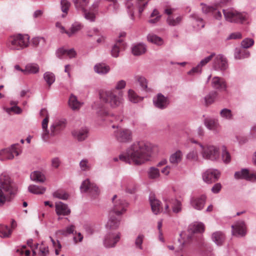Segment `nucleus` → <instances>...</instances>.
Listing matches in <instances>:
<instances>
[{"label":"nucleus","mask_w":256,"mask_h":256,"mask_svg":"<svg viewBox=\"0 0 256 256\" xmlns=\"http://www.w3.org/2000/svg\"><path fill=\"white\" fill-rule=\"evenodd\" d=\"M150 143L140 141L134 143L127 150L126 154H120L119 159L123 162L140 165L148 160L152 154Z\"/></svg>","instance_id":"nucleus-1"},{"label":"nucleus","mask_w":256,"mask_h":256,"mask_svg":"<svg viewBox=\"0 0 256 256\" xmlns=\"http://www.w3.org/2000/svg\"><path fill=\"white\" fill-rule=\"evenodd\" d=\"M16 192V188L11 181L9 176L2 175L0 176V206L6 202H10Z\"/></svg>","instance_id":"nucleus-2"},{"label":"nucleus","mask_w":256,"mask_h":256,"mask_svg":"<svg viewBox=\"0 0 256 256\" xmlns=\"http://www.w3.org/2000/svg\"><path fill=\"white\" fill-rule=\"evenodd\" d=\"M30 43L28 35L17 34L8 38L7 46L12 50H21L28 48Z\"/></svg>","instance_id":"nucleus-3"},{"label":"nucleus","mask_w":256,"mask_h":256,"mask_svg":"<svg viewBox=\"0 0 256 256\" xmlns=\"http://www.w3.org/2000/svg\"><path fill=\"white\" fill-rule=\"evenodd\" d=\"M122 91L112 90L102 92L100 97L102 101L109 104L112 107L116 108L122 103Z\"/></svg>","instance_id":"nucleus-4"},{"label":"nucleus","mask_w":256,"mask_h":256,"mask_svg":"<svg viewBox=\"0 0 256 256\" xmlns=\"http://www.w3.org/2000/svg\"><path fill=\"white\" fill-rule=\"evenodd\" d=\"M223 14L225 19L230 22L242 23L247 19L248 16L246 13H240L234 10H223Z\"/></svg>","instance_id":"nucleus-5"},{"label":"nucleus","mask_w":256,"mask_h":256,"mask_svg":"<svg viewBox=\"0 0 256 256\" xmlns=\"http://www.w3.org/2000/svg\"><path fill=\"white\" fill-rule=\"evenodd\" d=\"M114 132V136L116 139L120 142L127 143L132 140V132L128 128H118Z\"/></svg>","instance_id":"nucleus-6"},{"label":"nucleus","mask_w":256,"mask_h":256,"mask_svg":"<svg viewBox=\"0 0 256 256\" xmlns=\"http://www.w3.org/2000/svg\"><path fill=\"white\" fill-rule=\"evenodd\" d=\"M21 152V150L18 144H14L10 148L2 150L0 151V160H5L14 158V155L18 156Z\"/></svg>","instance_id":"nucleus-7"},{"label":"nucleus","mask_w":256,"mask_h":256,"mask_svg":"<svg viewBox=\"0 0 256 256\" xmlns=\"http://www.w3.org/2000/svg\"><path fill=\"white\" fill-rule=\"evenodd\" d=\"M56 26L59 28L60 33L66 34L68 37L75 36L83 27L82 24L78 22L72 24L68 30H66L60 23L58 22L56 23Z\"/></svg>","instance_id":"nucleus-8"},{"label":"nucleus","mask_w":256,"mask_h":256,"mask_svg":"<svg viewBox=\"0 0 256 256\" xmlns=\"http://www.w3.org/2000/svg\"><path fill=\"white\" fill-rule=\"evenodd\" d=\"M80 189L82 192H88L93 197L100 194L98 187L94 183L91 182L89 179H86L82 182Z\"/></svg>","instance_id":"nucleus-9"},{"label":"nucleus","mask_w":256,"mask_h":256,"mask_svg":"<svg viewBox=\"0 0 256 256\" xmlns=\"http://www.w3.org/2000/svg\"><path fill=\"white\" fill-rule=\"evenodd\" d=\"M114 204L113 209L110 212H114L117 216H119L126 211V208L128 204L123 200L117 199V196L114 195L112 198Z\"/></svg>","instance_id":"nucleus-10"},{"label":"nucleus","mask_w":256,"mask_h":256,"mask_svg":"<svg viewBox=\"0 0 256 256\" xmlns=\"http://www.w3.org/2000/svg\"><path fill=\"white\" fill-rule=\"evenodd\" d=\"M202 148V154L204 158L210 160H216L218 156V148L213 146H204L200 145Z\"/></svg>","instance_id":"nucleus-11"},{"label":"nucleus","mask_w":256,"mask_h":256,"mask_svg":"<svg viewBox=\"0 0 256 256\" xmlns=\"http://www.w3.org/2000/svg\"><path fill=\"white\" fill-rule=\"evenodd\" d=\"M66 122L64 120L55 121L50 126V136H54L59 134L66 128Z\"/></svg>","instance_id":"nucleus-12"},{"label":"nucleus","mask_w":256,"mask_h":256,"mask_svg":"<svg viewBox=\"0 0 256 256\" xmlns=\"http://www.w3.org/2000/svg\"><path fill=\"white\" fill-rule=\"evenodd\" d=\"M220 172L216 170L210 169L206 171L202 175L203 180L208 184L216 181L220 178Z\"/></svg>","instance_id":"nucleus-13"},{"label":"nucleus","mask_w":256,"mask_h":256,"mask_svg":"<svg viewBox=\"0 0 256 256\" xmlns=\"http://www.w3.org/2000/svg\"><path fill=\"white\" fill-rule=\"evenodd\" d=\"M206 198V196L204 194L199 196H194L190 199V205L194 208L200 210L204 208Z\"/></svg>","instance_id":"nucleus-14"},{"label":"nucleus","mask_w":256,"mask_h":256,"mask_svg":"<svg viewBox=\"0 0 256 256\" xmlns=\"http://www.w3.org/2000/svg\"><path fill=\"white\" fill-rule=\"evenodd\" d=\"M120 238V233H109L106 235L104 244L106 248L114 247L119 241Z\"/></svg>","instance_id":"nucleus-15"},{"label":"nucleus","mask_w":256,"mask_h":256,"mask_svg":"<svg viewBox=\"0 0 256 256\" xmlns=\"http://www.w3.org/2000/svg\"><path fill=\"white\" fill-rule=\"evenodd\" d=\"M232 234L234 236H244L246 234V228L245 222L242 220H239L235 222L232 226Z\"/></svg>","instance_id":"nucleus-16"},{"label":"nucleus","mask_w":256,"mask_h":256,"mask_svg":"<svg viewBox=\"0 0 256 256\" xmlns=\"http://www.w3.org/2000/svg\"><path fill=\"white\" fill-rule=\"evenodd\" d=\"M172 204V211L174 213H178L182 210V203L176 200H165L164 212L170 214V206Z\"/></svg>","instance_id":"nucleus-17"},{"label":"nucleus","mask_w":256,"mask_h":256,"mask_svg":"<svg viewBox=\"0 0 256 256\" xmlns=\"http://www.w3.org/2000/svg\"><path fill=\"white\" fill-rule=\"evenodd\" d=\"M154 106L160 109L166 108L170 104V100L168 97L164 96L162 94H158L154 98Z\"/></svg>","instance_id":"nucleus-18"},{"label":"nucleus","mask_w":256,"mask_h":256,"mask_svg":"<svg viewBox=\"0 0 256 256\" xmlns=\"http://www.w3.org/2000/svg\"><path fill=\"white\" fill-rule=\"evenodd\" d=\"M236 178L245 179L247 180L254 181L256 180V173L250 172L247 169H242L241 171L234 174Z\"/></svg>","instance_id":"nucleus-19"},{"label":"nucleus","mask_w":256,"mask_h":256,"mask_svg":"<svg viewBox=\"0 0 256 256\" xmlns=\"http://www.w3.org/2000/svg\"><path fill=\"white\" fill-rule=\"evenodd\" d=\"M215 56L214 54H212L209 56L202 59L198 66L193 68L190 71L188 72V74H194L200 73L202 72V67L206 66L209 62Z\"/></svg>","instance_id":"nucleus-20"},{"label":"nucleus","mask_w":256,"mask_h":256,"mask_svg":"<svg viewBox=\"0 0 256 256\" xmlns=\"http://www.w3.org/2000/svg\"><path fill=\"white\" fill-rule=\"evenodd\" d=\"M213 66L216 70H224L228 67L227 62L222 56L218 55L214 58Z\"/></svg>","instance_id":"nucleus-21"},{"label":"nucleus","mask_w":256,"mask_h":256,"mask_svg":"<svg viewBox=\"0 0 256 256\" xmlns=\"http://www.w3.org/2000/svg\"><path fill=\"white\" fill-rule=\"evenodd\" d=\"M212 86L220 91L226 90V84L224 78L215 76L212 79Z\"/></svg>","instance_id":"nucleus-22"},{"label":"nucleus","mask_w":256,"mask_h":256,"mask_svg":"<svg viewBox=\"0 0 256 256\" xmlns=\"http://www.w3.org/2000/svg\"><path fill=\"white\" fill-rule=\"evenodd\" d=\"M116 214L113 212H110V218L106 226L110 230H115L117 228L120 224V220Z\"/></svg>","instance_id":"nucleus-23"},{"label":"nucleus","mask_w":256,"mask_h":256,"mask_svg":"<svg viewBox=\"0 0 256 256\" xmlns=\"http://www.w3.org/2000/svg\"><path fill=\"white\" fill-rule=\"evenodd\" d=\"M56 211L58 215L67 216L68 215L70 210L67 205L62 202H58L56 204Z\"/></svg>","instance_id":"nucleus-24"},{"label":"nucleus","mask_w":256,"mask_h":256,"mask_svg":"<svg viewBox=\"0 0 256 256\" xmlns=\"http://www.w3.org/2000/svg\"><path fill=\"white\" fill-rule=\"evenodd\" d=\"M76 54V52L73 49L67 50L63 48H60L56 52V56L60 58H72Z\"/></svg>","instance_id":"nucleus-25"},{"label":"nucleus","mask_w":256,"mask_h":256,"mask_svg":"<svg viewBox=\"0 0 256 256\" xmlns=\"http://www.w3.org/2000/svg\"><path fill=\"white\" fill-rule=\"evenodd\" d=\"M182 156V152L178 150L170 155L169 158L170 162L173 166H176L181 162Z\"/></svg>","instance_id":"nucleus-26"},{"label":"nucleus","mask_w":256,"mask_h":256,"mask_svg":"<svg viewBox=\"0 0 256 256\" xmlns=\"http://www.w3.org/2000/svg\"><path fill=\"white\" fill-rule=\"evenodd\" d=\"M150 201L152 212L156 214L160 213L161 210L160 202L152 195L150 196Z\"/></svg>","instance_id":"nucleus-27"},{"label":"nucleus","mask_w":256,"mask_h":256,"mask_svg":"<svg viewBox=\"0 0 256 256\" xmlns=\"http://www.w3.org/2000/svg\"><path fill=\"white\" fill-rule=\"evenodd\" d=\"M124 47L125 44L122 40H118L112 48L111 52L112 56L115 58L118 57L120 52L124 49Z\"/></svg>","instance_id":"nucleus-28"},{"label":"nucleus","mask_w":256,"mask_h":256,"mask_svg":"<svg viewBox=\"0 0 256 256\" xmlns=\"http://www.w3.org/2000/svg\"><path fill=\"white\" fill-rule=\"evenodd\" d=\"M205 125L208 128L216 132H219L220 124L217 120L206 119L204 122Z\"/></svg>","instance_id":"nucleus-29"},{"label":"nucleus","mask_w":256,"mask_h":256,"mask_svg":"<svg viewBox=\"0 0 256 256\" xmlns=\"http://www.w3.org/2000/svg\"><path fill=\"white\" fill-rule=\"evenodd\" d=\"M38 244H36V248H32V254L36 256L38 254L40 256H46L48 254V246H44L43 244L39 246L38 250L37 251Z\"/></svg>","instance_id":"nucleus-30"},{"label":"nucleus","mask_w":256,"mask_h":256,"mask_svg":"<svg viewBox=\"0 0 256 256\" xmlns=\"http://www.w3.org/2000/svg\"><path fill=\"white\" fill-rule=\"evenodd\" d=\"M49 122V117L44 118L42 122V128L43 132L42 135V140L46 142L50 138V132L48 130V125Z\"/></svg>","instance_id":"nucleus-31"},{"label":"nucleus","mask_w":256,"mask_h":256,"mask_svg":"<svg viewBox=\"0 0 256 256\" xmlns=\"http://www.w3.org/2000/svg\"><path fill=\"white\" fill-rule=\"evenodd\" d=\"M88 132V130L86 128H82L79 130L74 131L72 134L78 141H82L86 138Z\"/></svg>","instance_id":"nucleus-32"},{"label":"nucleus","mask_w":256,"mask_h":256,"mask_svg":"<svg viewBox=\"0 0 256 256\" xmlns=\"http://www.w3.org/2000/svg\"><path fill=\"white\" fill-rule=\"evenodd\" d=\"M135 80L138 82L141 88L146 92H151L152 90L148 87V82L146 79L140 76H135Z\"/></svg>","instance_id":"nucleus-33"},{"label":"nucleus","mask_w":256,"mask_h":256,"mask_svg":"<svg viewBox=\"0 0 256 256\" xmlns=\"http://www.w3.org/2000/svg\"><path fill=\"white\" fill-rule=\"evenodd\" d=\"M68 104L73 110H78L82 106V104L78 100L77 98L73 94H72L70 97Z\"/></svg>","instance_id":"nucleus-34"},{"label":"nucleus","mask_w":256,"mask_h":256,"mask_svg":"<svg viewBox=\"0 0 256 256\" xmlns=\"http://www.w3.org/2000/svg\"><path fill=\"white\" fill-rule=\"evenodd\" d=\"M212 238L217 245L220 246L224 240V236L222 232H216L212 234Z\"/></svg>","instance_id":"nucleus-35"},{"label":"nucleus","mask_w":256,"mask_h":256,"mask_svg":"<svg viewBox=\"0 0 256 256\" xmlns=\"http://www.w3.org/2000/svg\"><path fill=\"white\" fill-rule=\"evenodd\" d=\"M24 74H36L39 71V66L36 64H28L24 69Z\"/></svg>","instance_id":"nucleus-36"},{"label":"nucleus","mask_w":256,"mask_h":256,"mask_svg":"<svg viewBox=\"0 0 256 256\" xmlns=\"http://www.w3.org/2000/svg\"><path fill=\"white\" fill-rule=\"evenodd\" d=\"M148 176L150 180H156L160 176V170L155 167H151L148 170Z\"/></svg>","instance_id":"nucleus-37"},{"label":"nucleus","mask_w":256,"mask_h":256,"mask_svg":"<svg viewBox=\"0 0 256 256\" xmlns=\"http://www.w3.org/2000/svg\"><path fill=\"white\" fill-rule=\"evenodd\" d=\"M77 10H84L89 3L90 0H72Z\"/></svg>","instance_id":"nucleus-38"},{"label":"nucleus","mask_w":256,"mask_h":256,"mask_svg":"<svg viewBox=\"0 0 256 256\" xmlns=\"http://www.w3.org/2000/svg\"><path fill=\"white\" fill-rule=\"evenodd\" d=\"M146 51V48L144 45L142 44H138L132 48V52L134 56H140L144 54Z\"/></svg>","instance_id":"nucleus-39"},{"label":"nucleus","mask_w":256,"mask_h":256,"mask_svg":"<svg viewBox=\"0 0 256 256\" xmlns=\"http://www.w3.org/2000/svg\"><path fill=\"white\" fill-rule=\"evenodd\" d=\"M30 178L32 180L42 182L45 180L44 175L40 172L36 171L30 174Z\"/></svg>","instance_id":"nucleus-40"},{"label":"nucleus","mask_w":256,"mask_h":256,"mask_svg":"<svg viewBox=\"0 0 256 256\" xmlns=\"http://www.w3.org/2000/svg\"><path fill=\"white\" fill-rule=\"evenodd\" d=\"M191 18H193V24L196 25V28L198 30L204 28L205 25V23L203 20L198 17L196 14L191 15Z\"/></svg>","instance_id":"nucleus-41"},{"label":"nucleus","mask_w":256,"mask_h":256,"mask_svg":"<svg viewBox=\"0 0 256 256\" xmlns=\"http://www.w3.org/2000/svg\"><path fill=\"white\" fill-rule=\"evenodd\" d=\"M28 190L31 193L40 194H44L46 191V188L36 185H30L28 186Z\"/></svg>","instance_id":"nucleus-42"},{"label":"nucleus","mask_w":256,"mask_h":256,"mask_svg":"<svg viewBox=\"0 0 256 256\" xmlns=\"http://www.w3.org/2000/svg\"><path fill=\"white\" fill-rule=\"evenodd\" d=\"M12 230L7 226L0 224V236L2 238H8L12 234Z\"/></svg>","instance_id":"nucleus-43"},{"label":"nucleus","mask_w":256,"mask_h":256,"mask_svg":"<svg viewBox=\"0 0 256 256\" xmlns=\"http://www.w3.org/2000/svg\"><path fill=\"white\" fill-rule=\"evenodd\" d=\"M182 17L178 16L176 18H174L173 16H168L166 22L170 26H176L179 24L182 21Z\"/></svg>","instance_id":"nucleus-44"},{"label":"nucleus","mask_w":256,"mask_h":256,"mask_svg":"<svg viewBox=\"0 0 256 256\" xmlns=\"http://www.w3.org/2000/svg\"><path fill=\"white\" fill-rule=\"evenodd\" d=\"M94 68L96 72L100 74H106L110 70V68L108 66H106L104 64H102L96 65Z\"/></svg>","instance_id":"nucleus-45"},{"label":"nucleus","mask_w":256,"mask_h":256,"mask_svg":"<svg viewBox=\"0 0 256 256\" xmlns=\"http://www.w3.org/2000/svg\"><path fill=\"white\" fill-rule=\"evenodd\" d=\"M128 96L129 100L134 103L138 102L142 100V98L139 96L132 90H128Z\"/></svg>","instance_id":"nucleus-46"},{"label":"nucleus","mask_w":256,"mask_h":256,"mask_svg":"<svg viewBox=\"0 0 256 256\" xmlns=\"http://www.w3.org/2000/svg\"><path fill=\"white\" fill-rule=\"evenodd\" d=\"M148 41L158 45H162L163 44L162 40L154 34H149L147 37Z\"/></svg>","instance_id":"nucleus-47"},{"label":"nucleus","mask_w":256,"mask_h":256,"mask_svg":"<svg viewBox=\"0 0 256 256\" xmlns=\"http://www.w3.org/2000/svg\"><path fill=\"white\" fill-rule=\"evenodd\" d=\"M190 230L193 233H201L204 230V226L202 223H198L192 226Z\"/></svg>","instance_id":"nucleus-48"},{"label":"nucleus","mask_w":256,"mask_h":256,"mask_svg":"<svg viewBox=\"0 0 256 256\" xmlns=\"http://www.w3.org/2000/svg\"><path fill=\"white\" fill-rule=\"evenodd\" d=\"M45 81L50 87L55 81V76L50 72H46L44 75Z\"/></svg>","instance_id":"nucleus-49"},{"label":"nucleus","mask_w":256,"mask_h":256,"mask_svg":"<svg viewBox=\"0 0 256 256\" xmlns=\"http://www.w3.org/2000/svg\"><path fill=\"white\" fill-rule=\"evenodd\" d=\"M60 6L62 11L64 14L62 15V16L64 17L69 10L70 3L68 0H61Z\"/></svg>","instance_id":"nucleus-50"},{"label":"nucleus","mask_w":256,"mask_h":256,"mask_svg":"<svg viewBox=\"0 0 256 256\" xmlns=\"http://www.w3.org/2000/svg\"><path fill=\"white\" fill-rule=\"evenodd\" d=\"M218 94V93L216 92H213L210 93L209 94L205 97L206 104L208 106L212 104L214 102Z\"/></svg>","instance_id":"nucleus-51"},{"label":"nucleus","mask_w":256,"mask_h":256,"mask_svg":"<svg viewBox=\"0 0 256 256\" xmlns=\"http://www.w3.org/2000/svg\"><path fill=\"white\" fill-rule=\"evenodd\" d=\"M75 230V226L71 225L67 227L65 230H59L56 232L57 234L66 236L68 234L73 233Z\"/></svg>","instance_id":"nucleus-52"},{"label":"nucleus","mask_w":256,"mask_h":256,"mask_svg":"<svg viewBox=\"0 0 256 256\" xmlns=\"http://www.w3.org/2000/svg\"><path fill=\"white\" fill-rule=\"evenodd\" d=\"M53 196L54 197L64 200H67L68 197V194L62 190H58L54 192Z\"/></svg>","instance_id":"nucleus-53"},{"label":"nucleus","mask_w":256,"mask_h":256,"mask_svg":"<svg viewBox=\"0 0 256 256\" xmlns=\"http://www.w3.org/2000/svg\"><path fill=\"white\" fill-rule=\"evenodd\" d=\"M222 117L228 120H231L232 118V114L230 110L224 108L220 112Z\"/></svg>","instance_id":"nucleus-54"},{"label":"nucleus","mask_w":256,"mask_h":256,"mask_svg":"<svg viewBox=\"0 0 256 256\" xmlns=\"http://www.w3.org/2000/svg\"><path fill=\"white\" fill-rule=\"evenodd\" d=\"M249 55L250 52L246 50L243 49L236 54L235 58L237 59H241L247 58Z\"/></svg>","instance_id":"nucleus-55"},{"label":"nucleus","mask_w":256,"mask_h":256,"mask_svg":"<svg viewBox=\"0 0 256 256\" xmlns=\"http://www.w3.org/2000/svg\"><path fill=\"white\" fill-rule=\"evenodd\" d=\"M40 43L42 44H45V40L44 38L42 37H35L31 40V44L34 47L38 46Z\"/></svg>","instance_id":"nucleus-56"},{"label":"nucleus","mask_w":256,"mask_h":256,"mask_svg":"<svg viewBox=\"0 0 256 256\" xmlns=\"http://www.w3.org/2000/svg\"><path fill=\"white\" fill-rule=\"evenodd\" d=\"M222 158L226 164L230 162L231 160L230 154L227 152L225 147L222 148Z\"/></svg>","instance_id":"nucleus-57"},{"label":"nucleus","mask_w":256,"mask_h":256,"mask_svg":"<svg viewBox=\"0 0 256 256\" xmlns=\"http://www.w3.org/2000/svg\"><path fill=\"white\" fill-rule=\"evenodd\" d=\"M84 14V18L90 20V22H94L95 20V14L94 12L88 11L86 9L84 10H82Z\"/></svg>","instance_id":"nucleus-58"},{"label":"nucleus","mask_w":256,"mask_h":256,"mask_svg":"<svg viewBox=\"0 0 256 256\" xmlns=\"http://www.w3.org/2000/svg\"><path fill=\"white\" fill-rule=\"evenodd\" d=\"M254 44V40L252 38H246L242 42V46L244 48H249Z\"/></svg>","instance_id":"nucleus-59"},{"label":"nucleus","mask_w":256,"mask_h":256,"mask_svg":"<svg viewBox=\"0 0 256 256\" xmlns=\"http://www.w3.org/2000/svg\"><path fill=\"white\" fill-rule=\"evenodd\" d=\"M186 158L192 161H196L198 158L197 152L196 150L190 152L187 154Z\"/></svg>","instance_id":"nucleus-60"},{"label":"nucleus","mask_w":256,"mask_h":256,"mask_svg":"<svg viewBox=\"0 0 256 256\" xmlns=\"http://www.w3.org/2000/svg\"><path fill=\"white\" fill-rule=\"evenodd\" d=\"M202 8V11L204 13L208 14L212 13L214 10V6H208L202 4H201Z\"/></svg>","instance_id":"nucleus-61"},{"label":"nucleus","mask_w":256,"mask_h":256,"mask_svg":"<svg viewBox=\"0 0 256 256\" xmlns=\"http://www.w3.org/2000/svg\"><path fill=\"white\" fill-rule=\"evenodd\" d=\"M50 240L53 244L54 247L55 248V252L56 255L59 254V251L60 250L62 246L60 242L58 241L56 242L54 240L50 237Z\"/></svg>","instance_id":"nucleus-62"},{"label":"nucleus","mask_w":256,"mask_h":256,"mask_svg":"<svg viewBox=\"0 0 256 256\" xmlns=\"http://www.w3.org/2000/svg\"><path fill=\"white\" fill-rule=\"evenodd\" d=\"M80 166L82 170H88L90 168L88 160H82L80 163Z\"/></svg>","instance_id":"nucleus-63"},{"label":"nucleus","mask_w":256,"mask_h":256,"mask_svg":"<svg viewBox=\"0 0 256 256\" xmlns=\"http://www.w3.org/2000/svg\"><path fill=\"white\" fill-rule=\"evenodd\" d=\"M212 13L216 20H220L222 18V14L220 10L218 7L214 6V10Z\"/></svg>","instance_id":"nucleus-64"}]
</instances>
